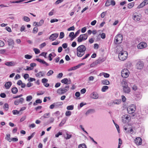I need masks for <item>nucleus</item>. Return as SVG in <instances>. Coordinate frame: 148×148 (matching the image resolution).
Listing matches in <instances>:
<instances>
[{
    "mask_svg": "<svg viewBox=\"0 0 148 148\" xmlns=\"http://www.w3.org/2000/svg\"><path fill=\"white\" fill-rule=\"evenodd\" d=\"M7 41L8 42V44L9 46L13 45L14 44V40L12 39H8Z\"/></svg>",
    "mask_w": 148,
    "mask_h": 148,
    "instance_id": "27",
    "label": "nucleus"
},
{
    "mask_svg": "<svg viewBox=\"0 0 148 148\" xmlns=\"http://www.w3.org/2000/svg\"><path fill=\"white\" fill-rule=\"evenodd\" d=\"M122 101L123 102H125L126 101V98L124 95H122L121 96Z\"/></svg>",
    "mask_w": 148,
    "mask_h": 148,
    "instance_id": "54",
    "label": "nucleus"
},
{
    "mask_svg": "<svg viewBox=\"0 0 148 148\" xmlns=\"http://www.w3.org/2000/svg\"><path fill=\"white\" fill-rule=\"evenodd\" d=\"M78 148H86V146L84 143L79 145L78 147Z\"/></svg>",
    "mask_w": 148,
    "mask_h": 148,
    "instance_id": "32",
    "label": "nucleus"
},
{
    "mask_svg": "<svg viewBox=\"0 0 148 148\" xmlns=\"http://www.w3.org/2000/svg\"><path fill=\"white\" fill-rule=\"evenodd\" d=\"M135 143L137 145H141L142 143V140L141 138L139 137L136 138L134 140Z\"/></svg>",
    "mask_w": 148,
    "mask_h": 148,
    "instance_id": "11",
    "label": "nucleus"
},
{
    "mask_svg": "<svg viewBox=\"0 0 148 148\" xmlns=\"http://www.w3.org/2000/svg\"><path fill=\"white\" fill-rule=\"evenodd\" d=\"M33 50L36 54H38L40 52V50L37 48H34Z\"/></svg>",
    "mask_w": 148,
    "mask_h": 148,
    "instance_id": "42",
    "label": "nucleus"
},
{
    "mask_svg": "<svg viewBox=\"0 0 148 148\" xmlns=\"http://www.w3.org/2000/svg\"><path fill=\"white\" fill-rule=\"evenodd\" d=\"M71 114V112L70 111H67L65 113V115L66 116H70Z\"/></svg>",
    "mask_w": 148,
    "mask_h": 148,
    "instance_id": "47",
    "label": "nucleus"
},
{
    "mask_svg": "<svg viewBox=\"0 0 148 148\" xmlns=\"http://www.w3.org/2000/svg\"><path fill=\"white\" fill-rule=\"evenodd\" d=\"M101 37L102 39H104L106 38V34L104 33H102L101 35Z\"/></svg>",
    "mask_w": 148,
    "mask_h": 148,
    "instance_id": "61",
    "label": "nucleus"
},
{
    "mask_svg": "<svg viewBox=\"0 0 148 148\" xmlns=\"http://www.w3.org/2000/svg\"><path fill=\"white\" fill-rule=\"evenodd\" d=\"M58 34L57 33L52 34L50 36L49 39L52 40V41H53L58 37Z\"/></svg>",
    "mask_w": 148,
    "mask_h": 148,
    "instance_id": "14",
    "label": "nucleus"
},
{
    "mask_svg": "<svg viewBox=\"0 0 148 148\" xmlns=\"http://www.w3.org/2000/svg\"><path fill=\"white\" fill-rule=\"evenodd\" d=\"M6 137H5V139L9 142H11V139L10 138V134H7L6 135Z\"/></svg>",
    "mask_w": 148,
    "mask_h": 148,
    "instance_id": "36",
    "label": "nucleus"
},
{
    "mask_svg": "<svg viewBox=\"0 0 148 148\" xmlns=\"http://www.w3.org/2000/svg\"><path fill=\"white\" fill-rule=\"evenodd\" d=\"M11 91L13 94H15L18 92V90L17 88L14 87L12 89Z\"/></svg>",
    "mask_w": 148,
    "mask_h": 148,
    "instance_id": "29",
    "label": "nucleus"
},
{
    "mask_svg": "<svg viewBox=\"0 0 148 148\" xmlns=\"http://www.w3.org/2000/svg\"><path fill=\"white\" fill-rule=\"evenodd\" d=\"M69 89V86H66L64 88L58 89L57 91V93L59 95H62L67 92Z\"/></svg>",
    "mask_w": 148,
    "mask_h": 148,
    "instance_id": "4",
    "label": "nucleus"
},
{
    "mask_svg": "<svg viewBox=\"0 0 148 148\" xmlns=\"http://www.w3.org/2000/svg\"><path fill=\"white\" fill-rule=\"evenodd\" d=\"M86 89L85 88H84L81 90L80 92L82 94H84L86 92Z\"/></svg>",
    "mask_w": 148,
    "mask_h": 148,
    "instance_id": "63",
    "label": "nucleus"
},
{
    "mask_svg": "<svg viewBox=\"0 0 148 148\" xmlns=\"http://www.w3.org/2000/svg\"><path fill=\"white\" fill-rule=\"evenodd\" d=\"M147 44L145 42H141L137 45V47L138 49H142L146 47Z\"/></svg>",
    "mask_w": 148,
    "mask_h": 148,
    "instance_id": "12",
    "label": "nucleus"
},
{
    "mask_svg": "<svg viewBox=\"0 0 148 148\" xmlns=\"http://www.w3.org/2000/svg\"><path fill=\"white\" fill-rule=\"evenodd\" d=\"M86 103H84L83 102L81 103L79 105L80 107L79 108V107H78V108L79 109L81 108H82V107H83L84 105H86Z\"/></svg>",
    "mask_w": 148,
    "mask_h": 148,
    "instance_id": "52",
    "label": "nucleus"
},
{
    "mask_svg": "<svg viewBox=\"0 0 148 148\" xmlns=\"http://www.w3.org/2000/svg\"><path fill=\"white\" fill-rule=\"evenodd\" d=\"M44 23V21L43 20H41L39 23H38L39 26H41Z\"/></svg>",
    "mask_w": 148,
    "mask_h": 148,
    "instance_id": "55",
    "label": "nucleus"
},
{
    "mask_svg": "<svg viewBox=\"0 0 148 148\" xmlns=\"http://www.w3.org/2000/svg\"><path fill=\"white\" fill-rule=\"evenodd\" d=\"M3 108L6 111H7L9 108L8 104L7 103H5L3 106Z\"/></svg>",
    "mask_w": 148,
    "mask_h": 148,
    "instance_id": "33",
    "label": "nucleus"
},
{
    "mask_svg": "<svg viewBox=\"0 0 148 148\" xmlns=\"http://www.w3.org/2000/svg\"><path fill=\"white\" fill-rule=\"evenodd\" d=\"M50 115V113L48 112L44 114L43 115V118H49Z\"/></svg>",
    "mask_w": 148,
    "mask_h": 148,
    "instance_id": "34",
    "label": "nucleus"
},
{
    "mask_svg": "<svg viewBox=\"0 0 148 148\" xmlns=\"http://www.w3.org/2000/svg\"><path fill=\"white\" fill-rule=\"evenodd\" d=\"M20 31L21 32H23V31H24L25 32L26 31L25 30V27L23 25L21 27Z\"/></svg>",
    "mask_w": 148,
    "mask_h": 148,
    "instance_id": "50",
    "label": "nucleus"
},
{
    "mask_svg": "<svg viewBox=\"0 0 148 148\" xmlns=\"http://www.w3.org/2000/svg\"><path fill=\"white\" fill-rule=\"evenodd\" d=\"M54 105L55 108H58L60 106H62L63 103L62 102H57L54 103Z\"/></svg>",
    "mask_w": 148,
    "mask_h": 148,
    "instance_id": "25",
    "label": "nucleus"
},
{
    "mask_svg": "<svg viewBox=\"0 0 148 148\" xmlns=\"http://www.w3.org/2000/svg\"><path fill=\"white\" fill-rule=\"evenodd\" d=\"M110 0H107L105 6L107 7L110 6Z\"/></svg>",
    "mask_w": 148,
    "mask_h": 148,
    "instance_id": "41",
    "label": "nucleus"
},
{
    "mask_svg": "<svg viewBox=\"0 0 148 148\" xmlns=\"http://www.w3.org/2000/svg\"><path fill=\"white\" fill-rule=\"evenodd\" d=\"M128 54L126 51H121L119 54V59L122 61L124 60L127 58Z\"/></svg>",
    "mask_w": 148,
    "mask_h": 148,
    "instance_id": "2",
    "label": "nucleus"
},
{
    "mask_svg": "<svg viewBox=\"0 0 148 148\" xmlns=\"http://www.w3.org/2000/svg\"><path fill=\"white\" fill-rule=\"evenodd\" d=\"M141 18V15H138L137 14H133V19L135 21H139Z\"/></svg>",
    "mask_w": 148,
    "mask_h": 148,
    "instance_id": "10",
    "label": "nucleus"
},
{
    "mask_svg": "<svg viewBox=\"0 0 148 148\" xmlns=\"http://www.w3.org/2000/svg\"><path fill=\"white\" fill-rule=\"evenodd\" d=\"M36 60L37 61L40 62V63L41 64H45L46 66H48L49 65V64L47 63L46 62H45L44 60H42L39 58H36Z\"/></svg>",
    "mask_w": 148,
    "mask_h": 148,
    "instance_id": "21",
    "label": "nucleus"
},
{
    "mask_svg": "<svg viewBox=\"0 0 148 148\" xmlns=\"http://www.w3.org/2000/svg\"><path fill=\"white\" fill-rule=\"evenodd\" d=\"M45 72L42 71H40L38 73L35 74L36 77H43L45 74Z\"/></svg>",
    "mask_w": 148,
    "mask_h": 148,
    "instance_id": "22",
    "label": "nucleus"
},
{
    "mask_svg": "<svg viewBox=\"0 0 148 148\" xmlns=\"http://www.w3.org/2000/svg\"><path fill=\"white\" fill-rule=\"evenodd\" d=\"M0 96L2 98H4L6 97V95L5 93H3L0 94Z\"/></svg>",
    "mask_w": 148,
    "mask_h": 148,
    "instance_id": "57",
    "label": "nucleus"
},
{
    "mask_svg": "<svg viewBox=\"0 0 148 148\" xmlns=\"http://www.w3.org/2000/svg\"><path fill=\"white\" fill-rule=\"evenodd\" d=\"M46 45V44L45 42H43V43H42L40 45V48H42L43 47L45 46Z\"/></svg>",
    "mask_w": 148,
    "mask_h": 148,
    "instance_id": "56",
    "label": "nucleus"
},
{
    "mask_svg": "<svg viewBox=\"0 0 148 148\" xmlns=\"http://www.w3.org/2000/svg\"><path fill=\"white\" fill-rule=\"evenodd\" d=\"M12 84V83L10 82H6L5 84V86L6 89H9Z\"/></svg>",
    "mask_w": 148,
    "mask_h": 148,
    "instance_id": "23",
    "label": "nucleus"
},
{
    "mask_svg": "<svg viewBox=\"0 0 148 148\" xmlns=\"http://www.w3.org/2000/svg\"><path fill=\"white\" fill-rule=\"evenodd\" d=\"M134 2H132L128 4V8L129 9L132 8L134 5Z\"/></svg>",
    "mask_w": 148,
    "mask_h": 148,
    "instance_id": "30",
    "label": "nucleus"
},
{
    "mask_svg": "<svg viewBox=\"0 0 148 148\" xmlns=\"http://www.w3.org/2000/svg\"><path fill=\"white\" fill-rule=\"evenodd\" d=\"M61 82L63 83L68 84H71V81L70 79L68 80L67 78H66L62 79L61 81Z\"/></svg>",
    "mask_w": 148,
    "mask_h": 148,
    "instance_id": "18",
    "label": "nucleus"
},
{
    "mask_svg": "<svg viewBox=\"0 0 148 148\" xmlns=\"http://www.w3.org/2000/svg\"><path fill=\"white\" fill-rule=\"evenodd\" d=\"M23 20L26 22H29L30 21V18L28 17L24 16L23 18Z\"/></svg>",
    "mask_w": 148,
    "mask_h": 148,
    "instance_id": "37",
    "label": "nucleus"
},
{
    "mask_svg": "<svg viewBox=\"0 0 148 148\" xmlns=\"http://www.w3.org/2000/svg\"><path fill=\"white\" fill-rule=\"evenodd\" d=\"M108 87L107 86H105L103 87L101 89V91L103 92H105L106 90L108 89Z\"/></svg>",
    "mask_w": 148,
    "mask_h": 148,
    "instance_id": "31",
    "label": "nucleus"
},
{
    "mask_svg": "<svg viewBox=\"0 0 148 148\" xmlns=\"http://www.w3.org/2000/svg\"><path fill=\"white\" fill-rule=\"evenodd\" d=\"M124 82V85L123 86V92L125 93L129 94L130 92V88L127 85V83L125 82Z\"/></svg>",
    "mask_w": 148,
    "mask_h": 148,
    "instance_id": "6",
    "label": "nucleus"
},
{
    "mask_svg": "<svg viewBox=\"0 0 148 148\" xmlns=\"http://www.w3.org/2000/svg\"><path fill=\"white\" fill-rule=\"evenodd\" d=\"M121 75L124 78L127 77L129 75L128 71L127 69H124L121 72Z\"/></svg>",
    "mask_w": 148,
    "mask_h": 148,
    "instance_id": "7",
    "label": "nucleus"
},
{
    "mask_svg": "<svg viewBox=\"0 0 148 148\" xmlns=\"http://www.w3.org/2000/svg\"><path fill=\"white\" fill-rule=\"evenodd\" d=\"M91 98L93 99H98V96L97 93L96 92H93L90 95Z\"/></svg>",
    "mask_w": 148,
    "mask_h": 148,
    "instance_id": "16",
    "label": "nucleus"
},
{
    "mask_svg": "<svg viewBox=\"0 0 148 148\" xmlns=\"http://www.w3.org/2000/svg\"><path fill=\"white\" fill-rule=\"evenodd\" d=\"M95 112V110L93 109H90L88 110L85 113L86 116H87L90 114H92Z\"/></svg>",
    "mask_w": 148,
    "mask_h": 148,
    "instance_id": "24",
    "label": "nucleus"
},
{
    "mask_svg": "<svg viewBox=\"0 0 148 148\" xmlns=\"http://www.w3.org/2000/svg\"><path fill=\"white\" fill-rule=\"evenodd\" d=\"M25 0H20L18 1H13L12 2H11V3H21L22 2H23L24 1H25Z\"/></svg>",
    "mask_w": 148,
    "mask_h": 148,
    "instance_id": "48",
    "label": "nucleus"
},
{
    "mask_svg": "<svg viewBox=\"0 0 148 148\" xmlns=\"http://www.w3.org/2000/svg\"><path fill=\"white\" fill-rule=\"evenodd\" d=\"M122 121L125 122L127 121H129L130 119V116L129 115L125 114L123 115L122 117Z\"/></svg>",
    "mask_w": 148,
    "mask_h": 148,
    "instance_id": "17",
    "label": "nucleus"
},
{
    "mask_svg": "<svg viewBox=\"0 0 148 148\" xmlns=\"http://www.w3.org/2000/svg\"><path fill=\"white\" fill-rule=\"evenodd\" d=\"M143 66L144 63L143 62L139 61L138 62L136 66L137 69H141L143 68Z\"/></svg>",
    "mask_w": 148,
    "mask_h": 148,
    "instance_id": "9",
    "label": "nucleus"
},
{
    "mask_svg": "<svg viewBox=\"0 0 148 148\" xmlns=\"http://www.w3.org/2000/svg\"><path fill=\"white\" fill-rule=\"evenodd\" d=\"M87 38V34H81L77 38V41L78 42H80L83 40H86Z\"/></svg>",
    "mask_w": 148,
    "mask_h": 148,
    "instance_id": "5",
    "label": "nucleus"
},
{
    "mask_svg": "<svg viewBox=\"0 0 148 148\" xmlns=\"http://www.w3.org/2000/svg\"><path fill=\"white\" fill-rule=\"evenodd\" d=\"M38 28L36 27H35L34 28L32 32L33 33L36 34L38 32Z\"/></svg>",
    "mask_w": 148,
    "mask_h": 148,
    "instance_id": "45",
    "label": "nucleus"
},
{
    "mask_svg": "<svg viewBox=\"0 0 148 148\" xmlns=\"http://www.w3.org/2000/svg\"><path fill=\"white\" fill-rule=\"evenodd\" d=\"M84 64L85 63H84L79 64L77 66L70 68L68 69V71H69L73 70H75L79 68L81 66L84 65Z\"/></svg>",
    "mask_w": 148,
    "mask_h": 148,
    "instance_id": "8",
    "label": "nucleus"
},
{
    "mask_svg": "<svg viewBox=\"0 0 148 148\" xmlns=\"http://www.w3.org/2000/svg\"><path fill=\"white\" fill-rule=\"evenodd\" d=\"M35 134V132H34L33 133H32L30 136H29L28 137L27 140H30L32 138H33L34 137Z\"/></svg>",
    "mask_w": 148,
    "mask_h": 148,
    "instance_id": "39",
    "label": "nucleus"
},
{
    "mask_svg": "<svg viewBox=\"0 0 148 148\" xmlns=\"http://www.w3.org/2000/svg\"><path fill=\"white\" fill-rule=\"evenodd\" d=\"M5 64L8 66H15V63L14 61H10L5 62Z\"/></svg>",
    "mask_w": 148,
    "mask_h": 148,
    "instance_id": "20",
    "label": "nucleus"
},
{
    "mask_svg": "<svg viewBox=\"0 0 148 148\" xmlns=\"http://www.w3.org/2000/svg\"><path fill=\"white\" fill-rule=\"evenodd\" d=\"M106 14V12H103L101 14V17L102 18H103L104 17L105 15Z\"/></svg>",
    "mask_w": 148,
    "mask_h": 148,
    "instance_id": "51",
    "label": "nucleus"
},
{
    "mask_svg": "<svg viewBox=\"0 0 148 148\" xmlns=\"http://www.w3.org/2000/svg\"><path fill=\"white\" fill-rule=\"evenodd\" d=\"M86 50L85 46L83 45L79 46L77 48V55L78 57L82 56L85 53V51Z\"/></svg>",
    "mask_w": 148,
    "mask_h": 148,
    "instance_id": "1",
    "label": "nucleus"
},
{
    "mask_svg": "<svg viewBox=\"0 0 148 148\" xmlns=\"http://www.w3.org/2000/svg\"><path fill=\"white\" fill-rule=\"evenodd\" d=\"M63 0H58L55 2V4L56 5L58 4L63 2Z\"/></svg>",
    "mask_w": 148,
    "mask_h": 148,
    "instance_id": "53",
    "label": "nucleus"
},
{
    "mask_svg": "<svg viewBox=\"0 0 148 148\" xmlns=\"http://www.w3.org/2000/svg\"><path fill=\"white\" fill-rule=\"evenodd\" d=\"M64 34L63 32H61L60 33V39H62L64 37Z\"/></svg>",
    "mask_w": 148,
    "mask_h": 148,
    "instance_id": "46",
    "label": "nucleus"
},
{
    "mask_svg": "<svg viewBox=\"0 0 148 148\" xmlns=\"http://www.w3.org/2000/svg\"><path fill=\"white\" fill-rule=\"evenodd\" d=\"M75 29V27L74 26H73L70 27L67 30L69 31H71V30H74Z\"/></svg>",
    "mask_w": 148,
    "mask_h": 148,
    "instance_id": "60",
    "label": "nucleus"
},
{
    "mask_svg": "<svg viewBox=\"0 0 148 148\" xmlns=\"http://www.w3.org/2000/svg\"><path fill=\"white\" fill-rule=\"evenodd\" d=\"M32 57V56L29 55L28 54L26 55L25 56V58L27 59H29L31 58Z\"/></svg>",
    "mask_w": 148,
    "mask_h": 148,
    "instance_id": "44",
    "label": "nucleus"
},
{
    "mask_svg": "<svg viewBox=\"0 0 148 148\" xmlns=\"http://www.w3.org/2000/svg\"><path fill=\"white\" fill-rule=\"evenodd\" d=\"M32 99V96L31 95H29L27 97L26 100L27 101H29Z\"/></svg>",
    "mask_w": 148,
    "mask_h": 148,
    "instance_id": "38",
    "label": "nucleus"
},
{
    "mask_svg": "<svg viewBox=\"0 0 148 148\" xmlns=\"http://www.w3.org/2000/svg\"><path fill=\"white\" fill-rule=\"evenodd\" d=\"M63 75V74L62 73H59L57 76V77L58 78H61Z\"/></svg>",
    "mask_w": 148,
    "mask_h": 148,
    "instance_id": "64",
    "label": "nucleus"
},
{
    "mask_svg": "<svg viewBox=\"0 0 148 148\" xmlns=\"http://www.w3.org/2000/svg\"><path fill=\"white\" fill-rule=\"evenodd\" d=\"M102 73L103 74L104 77L106 78H108L110 76L109 74L108 73Z\"/></svg>",
    "mask_w": 148,
    "mask_h": 148,
    "instance_id": "49",
    "label": "nucleus"
},
{
    "mask_svg": "<svg viewBox=\"0 0 148 148\" xmlns=\"http://www.w3.org/2000/svg\"><path fill=\"white\" fill-rule=\"evenodd\" d=\"M53 73V71L52 70H50L47 73V75L48 76H49L52 75Z\"/></svg>",
    "mask_w": 148,
    "mask_h": 148,
    "instance_id": "43",
    "label": "nucleus"
},
{
    "mask_svg": "<svg viewBox=\"0 0 148 148\" xmlns=\"http://www.w3.org/2000/svg\"><path fill=\"white\" fill-rule=\"evenodd\" d=\"M135 110L136 108L135 107L134 108H132V107H130L127 108V112L129 114H131L134 113Z\"/></svg>",
    "mask_w": 148,
    "mask_h": 148,
    "instance_id": "15",
    "label": "nucleus"
},
{
    "mask_svg": "<svg viewBox=\"0 0 148 148\" xmlns=\"http://www.w3.org/2000/svg\"><path fill=\"white\" fill-rule=\"evenodd\" d=\"M36 64L34 63H31L30 64L31 67L33 68L34 67L36 66Z\"/></svg>",
    "mask_w": 148,
    "mask_h": 148,
    "instance_id": "58",
    "label": "nucleus"
},
{
    "mask_svg": "<svg viewBox=\"0 0 148 148\" xmlns=\"http://www.w3.org/2000/svg\"><path fill=\"white\" fill-rule=\"evenodd\" d=\"M121 99H117L114 100L113 102L112 103V105L114 104L119 105L121 103Z\"/></svg>",
    "mask_w": 148,
    "mask_h": 148,
    "instance_id": "26",
    "label": "nucleus"
},
{
    "mask_svg": "<svg viewBox=\"0 0 148 148\" xmlns=\"http://www.w3.org/2000/svg\"><path fill=\"white\" fill-rule=\"evenodd\" d=\"M28 80L29 82H32L33 81H35L36 79L34 78L30 77L29 79H28Z\"/></svg>",
    "mask_w": 148,
    "mask_h": 148,
    "instance_id": "59",
    "label": "nucleus"
},
{
    "mask_svg": "<svg viewBox=\"0 0 148 148\" xmlns=\"http://www.w3.org/2000/svg\"><path fill=\"white\" fill-rule=\"evenodd\" d=\"M101 83L103 85H108L110 84V82L107 79H105L101 81Z\"/></svg>",
    "mask_w": 148,
    "mask_h": 148,
    "instance_id": "28",
    "label": "nucleus"
},
{
    "mask_svg": "<svg viewBox=\"0 0 148 148\" xmlns=\"http://www.w3.org/2000/svg\"><path fill=\"white\" fill-rule=\"evenodd\" d=\"M74 108L73 105H70L67 107L66 109L68 110H73Z\"/></svg>",
    "mask_w": 148,
    "mask_h": 148,
    "instance_id": "40",
    "label": "nucleus"
},
{
    "mask_svg": "<svg viewBox=\"0 0 148 148\" xmlns=\"http://www.w3.org/2000/svg\"><path fill=\"white\" fill-rule=\"evenodd\" d=\"M48 79L46 78H43L42 80V82L43 83L44 85L46 87H49V84L47 83Z\"/></svg>",
    "mask_w": 148,
    "mask_h": 148,
    "instance_id": "19",
    "label": "nucleus"
},
{
    "mask_svg": "<svg viewBox=\"0 0 148 148\" xmlns=\"http://www.w3.org/2000/svg\"><path fill=\"white\" fill-rule=\"evenodd\" d=\"M146 4H145V3L144 1L141 3L138 7V8H140L144 7V6L146 5Z\"/></svg>",
    "mask_w": 148,
    "mask_h": 148,
    "instance_id": "35",
    "label": "nucleus"
},
{
    "mask_svg": "<svg viewBox=\"0 0 148 148\" xmlns=\"http://www.w3.org/2000/svg\"><path fill=\"white\" fill-rule=\"evenodd\" d=\"M24 100L23 98H21L19 99L16 100L14 102V104L16 105H18L19 103H23Z\"/></svg>",
    "mask_w": 148,
    "mask_h": 148,
    "instance_id": "13",
    "label": "nucleus"
},
{
    "mask_svg": "<svg viewBox=\"0 0 148 148\" xmlns=\"http://www.w3.org/2000/svg\"><path fill=\"white\" fill-rule=\"evenodd\" d=\"M123 39V35L121 34H118L115 37L114 42L116 44H118L122 42Z\"/></svg>",
    "mask_w": 148,
    "mask_h": 148,
    "instance_id": "3",
    "label": "nucleus"
},
{
    "mask_svg": "<svg viewBox=\"0 0 148 148\" xmlns=\"http://www.w3.org/2000/svg\"><path fill=\"white\" fill-rule=\"evenodd\" d=\"M99 46L98 44L96 43L94 44V48L95 49H98Z\"/></svg>",
    "mask_w": 148,
    "mask_h": 148,
    "instance_id": "62",
    "label": "nucleus"
}]
</instances>
